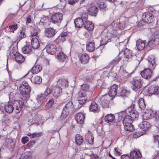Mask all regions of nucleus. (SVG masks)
Wrapping results in <instances>:
<instances>
[{
	"label": "nucleus",
	"mask_w": 159,
	"mask_h": 159,
	"mask_svg": "<svg viewBox=\"0 0 159 159\" xmlns=\"http://www.w3.org/2000/svg\"><path fill=\"white\" fill-rule=\"evenodd\" d=\"M98 11V9L97 7L93 6L89 8L88 13L89 15L96 17Z\"/></svg>",
	"instance_id": "b1692460"
},
{
	"label": "nucleus",
	"mask_w": 159,
	"mask_h": 159,
	"mask_svg": "<svg viewBox=\"0 0 159 159\" xmlns=\"http://www.w3.org/2000/svg\"><path fill=\"white\" fill-rule=\"evenodd\" d=\"M114 150L115 152V154L117 156H120L122 154V153L120 152V150L119 149H118L117 148H115Z\"/></svg>",
	"instance_id": "680f3d73"
},
{
	"label": "nucleus",
	"mask_w": 159,
	"mask_h": 159,
	"mask_svg": "<svg viewBox=\"0 0 159 159\" xmlns=\"http://www.w3.org/2000/svg\"><path fill=\"white\" fill-rule=\"evenodd\" d=\"M23 155L25 159H30L32 156V153L30 152H26Z\"/></svg>",
	"instance_id": "8fccbe9b"
},
{
	"label": "nucleus",
	"mask_w": 159,
	"mask_h": 159,
	"mask_svg": "<svg viewBox=\"0 0 159 159\" xmlns=\"http://www.w3.org/2000/svg\"><path fill=\"white\" fill-rule=\"evenodd\" d=\"M117 29L116 24L114 22L111 23V24L107 27L108 32L112 34L114 33V31L116 30Z\"/></svg>",
	"instance_id": "cd10ccee"
},
{
	"label": "nucleus",
	"mask_w": 159,
	"mask_h": 159,
	"mask_svg": "<svg viewBox=\"0 0 159 159\" xmlns=\"http://www.w3.org/2000/svg\"><path fill=\"white\" fill-rule=\"evenodd\" d=\"M14 57L15 58L17 62L20 63L23 62L25 60L24 57L19 53H17L16 55H15Z\"/></svg>",
	"instance_id": "58836bf2"
},
{
	"label": "nucleus",
	"mask_w": 159,
	"mask_h": 159,
	"mask_svg": "<svg viewBox=\"0 0 159 159\" xmlns=\"http://www.w3.org/2000/svg\"><path fill=\"white\" fill-rule=\"evenodd\" d=\"M17 52V47L16 46L13 47L11 50L10 54L12 57H14L15 55H16L17 53H18Z\"/></svg>",
	"instance_id": "a18cd8bd"
},
{
	"label": "nucleus",
	"mask_w": 159,
	"mask_h": 159,
	"mask_svg": "<svg viewBox=\"0 0 159 159\" xmlns=\"http://www.w3.org/2000/svg\"><path fill=\"white\" fill-rule=\"evenodd\" d=\"M75 144L77 145H82L84 143L83 137L79 134L76 135L75 137Z\"/></svg>",
	"instance_id": "c85d7f7f"
},
{
	"label": "nucleus",
	"mask_w": 159,
	"mask_h": 159,
	"mask_svg": "<svg viewBox=\"0 0 159 159\" xmlns=\"http://www.w3.org/2000/svg\"><path fill=\"white\" fill-rule=\"evenodd\" d=\"M40 116L38 114L36 115L34 117V120L38 121L39 120V117Z\"/></svg>",
	"instance_id": "774afa93"
},
{
	"label": "nucleus",
	"mask_w": 159,
	"mask_h": 159,
	"mask_svg": "<svg viewBox=\"0 0 159 159\" xmlns=\"http://www.w3.org/2000/svg\"><path fill=\"white\" fill-rule=\"evenodd\" d=\"M121 59V57L119 56H118L114 59L113 60L109 65V68H110V69H112L114 66L118 63Z\"/></svg>",
	"instance_id": "473e14b6"
},
{
	"label": "nucleus",
	"mask_w": 159,
	"mask_h": 159,
	"mask_svg": "<svg viewBox=\"0 0 159 159\" xmlns=\"http://www.w3.org/2000/svg\"><path fill=\"white\" fill-rule=\"evenodd\" d=\"M98 7L101 8H104L107 7V5L104 2H101L100 3H98Z\"/></svg>",
	"instance_id": "4d7b16f0"
},
{
	"label": "nucleus",
	"mask_w": 159,
	"mask_h": 159,
	"mask_svg": "<svg viewBox=\"0 0 159 159\" xmlns=\"http://www.w3.org/2000/svg\"><path fill=\"white\" fill-rule=\"evenodd\" d=\"M68 115V114L63 113V112L62 111L61 114L59 117V119L61 120H64L66 117Z\"/></svg>",
	"instance_id": "864d4df0"
},
{
	"label": "nucleus",
	"mask_w": 159,
	"mask_h": 159,
	"mask_svg": "<svg viewBox=\"0 0 159 159\" xmlns=\"http://www.w3.org/2000/svg\"><path fill=\"white\" fill-rule=\"evenodd\" d=\"M31 21V16H27L26 18V24H27L28 23H30Z\"/></svg>",
	"instance_id": "338daca9"
},
{
	"label": "nucleus",
	"mask_w": 159,
	"mask_h": 159,
	"mask_svg": "<svg viewBox=\"0 0 159 159\" xmlns=\"http://www.w3.org/2000/svg\"><path fill=\"white\" fill-rule=\"evenodd\" d=\"M141 157L142 155L139 151L133 150L130 153V157L131 159H139Z\"/></svg>",
	"instance_id": "393cba45"
},
{
	"label": "nucleus",
	"mask_w": 159,
	"mask_h": 159,
	"mask_svg": "<svg viewBox=\"0 0 159 159\" xmlns=\"http://www.w3.org/2000/svg\"><path fill=\"white\" fill-rule=\"evenodd\" d=\"M110 41L111 39H108L107 36L106 37L102 39L101 42V45H105Z\"/></svg>",
	"instance_id": "49530a36"
},
{
	"label": "nucleus",
	"mask_w": 159,
	"mask_h": 159,
	"mask_svg": "<svg viewBox=\"0 0 159 159\" xmlns=\"http://www.w3.org/2000/svg\"><path fill=\"white\" fill-rule=\"evenodd\" d=\"M148 68L145 69L140 73L142 77L145 79H148L151 78L152 75V70L156 66L155 58L154 56H150L148 58Z\"/></svg>",
	"instance_id": "f03ea898"
},
{
	"label": "nucleus",
	"mask_w": 159,
	"mask_h": 159,
	"mask_svg": "<svg viewBox=\"0 0 159 159\" xmlns=\"http://www.w3.org/2000/svg\"><path fill=\"white\" fill-rule=\"evenodd\" d=\"M117 85L116 84H114L110 87L109 91V95L111 97H115L117 94Z\"/></svg>",
	"instance_id": "aec40b11"
},
{
	"label": "nucleus",
	"mask_w": 159,
	"mask_h": 159,
	"mask_svg": "<svg viewBox=\"0 0 159 159\" xmlns=\"http://www.w3.org/2000/svg\"><path fill=\"white\" fill-rule=\"evenodd\" d=\"M42 70V67L39 65L34 66L31 69V71L33 74H37Z\"/></svg>",
	"instance_id": "c9c22d12"
},
{
	"label": "nucleus",
	"mask_w": 159,
	"mask_h": 159,
	"mask_svg": "<svg viewBox=\"0 0 159 159\" xmlns=\"http://www.w3.org/2000/svg\"><path fill=\"white\" fill-rule=\"evenodd\" d=\"M57 57L60 61H64L66 59L67 56L63 52H60L57 56Z\"/></svg>",
	"instance_id": "ea45409f"
},
{
	"label": "nucleus",
	"mask_w": 159,
	"mask_h": 159,
	"mask_svg": "<svg viewBox=\"0 0 159 159\" xmlns=\"http://www.w3.org/2000/svg\"><path fill=\"white\" fill-rule=\"evenodd\" d=\"M46 98L44 97L43 93L38 95L35 102L31 101V106L36 108L38 107L41 105V102L43 101Z\"/></svg>",
	"instance_id": "9d476101"
},
{
	"label": "nucleus",
	"mask_w": 159,
	"mask_h": 159,
	"mask_svg": "<svg viewBox=\"0 0 159 159\" xmlns=\"http://www.w3.org/2000/svg\"><path fill=\"white\" fill-rule=\"evenodd\" d=\"M24 86L28 88H30V86L29 84L26 81L23 82V84L20 85V87H22V86Z\"/></svg>",
	"instance_id": "0e129e2a"
},
{
	"label": "nucleus",
	"mask_w": 159,
	"mask_h": 159,
	"mask_svg": "<svg viewBox=\"0 0 159 159\" xmlns=\"http://www.w3.org/2000/svg\"><path fill=\"white\" fill-rule=\"evenodd\" d=\"M94 44L93 42H89L86 45V49L89 52L93 51L95 49Z\"/></svg>",
	"instance_id": "4c0bfd02"
},
{
	"label": "nucleus",
	"mask_w": 159,
	"mask_h": 159,
	"mask_svg": "<svg viewBox=\"0 0 159 159\" xmlns=\"http://www.w3.org/2000/svg\"><path fill=\"white\" fill-rule=\"evenodd\" d=\"M145 41L141 39H138L136 41V46L139 50H142L144 48L145 46Z\"/></svg>",
	"instance_id": "c756f323"
},
{
	"label": "nucleus",
	"mask_w": 159,
	"mask_h": 159,
	"mask_svg": "<svg viewBox=\"0 0 159 159\" xmlns=\"http://www.w3.org/2000/svg\"><path fill=\"white\" fill-rule=\"evenodd\" d=\"M46 48L47 52L50 54H54L57 51L56 46L53 43L47 45Z\"/></svg>",
	"instance_id": "f3484780"
},
{
	"label": "nucleus",
	"mask_w": 159,
	"mask_h": 159,
	"mask_svg": "<svg viewBox=\"0 0 159 159\" xmlns=\"http://www.w3.org/2000/svg\"><path fill=\"white\" fill-rule=\"evenodd\" d=\"M24 105L23 101L17 100L6 103L5 105L4 109L8 113H12L15 109L16 113L17 114L20 112L21 107Z\"/></svg>",
	"instance_id": "f257e3e1"
},
{
	"label": "nucleus",
	"mask_w": 159,
	"mask_h": 159,
	"mask_svg": "<svg viewBox=\"0 0 159 159\" xmlns=\"http://www.w3.org/2000/svg\"><path fill=\"white\" fill-rule=\"evenodd\" d=\"M63 15L60 13H56L52 15L51 18V22L55 24H60L63 19Z\"/></svg>",
	"instance_id": "0eeeda50"
},
{
	"label": "nucleus",
	"mask_w": 159,
	"mask_h": 159,
	"mask_svg": "<svg viewBox=\"0 0 159 159\" xmlns=\"http://www.w3.org/2000/svg\"><path fill=\"white\" fill-rule=\"evenodd\" d=\"M82 18H84L83 16H81V18H78L75 20L74 22L76 27L80 28L84 25V22L86 18L85 17L84 20L82 19Z\"/></svg>",
	"instance_id": "dca6fc26"
},
{
	"label": "nucleus",
	"mask_w": 159,
	"mask_h": 159,
	"mask_svg": "<svg viewBox=\"0 0 159 159\" xmlns=\"http://www.w3.org/2000/svg\"><path fill=\"white\" fill-rule=\"evenodd\" d=\"M84 26V28L88 31H91L94 28L93 24L88 20H85Z\"/></svg>",
	"instance_id": "bb28decb"
},
{
	"label": "nucleus",
	"mask_w": 159,
	"mask_h": 159,
	"mask_svg": "<svg viewBox=\"0 0 159 159\" xmlns=\"http://www.w3.org/2000/svg\"><path fill=\"white\" fill-rule=\"evenodd\" d=\"M128 93V92L126 89H124L122 90L119 93L120 96L121 97H125L126 96Z\"/></svg>",
	"instance_id": "603ef678"
},
{
	"label": "nucleus",
	"mask_w": 159,
	"mask_h": 159,
	"mask_svg": "<svg viewBox=\"0 0 159 159\" xmlns=\"http://www.w3.org/2000/svg\"><path fill=\"white\" fill-rule=\"evenodd\" d=\"M25 29L22 28L20 31L19 37L21 39H23L26 37V35L25 34Z\"/></svg>",
	"instance_id": "de8ad7c7"
},
{
	"label": "nucleus",
	"mask_w": 159,
	"mask_h": 159,
	"mask_svg": "<svg viewBox=\"0 0 159 159\" xmlns=\"http://www.w3.org/2000/svg\"><path fill=\"white\" fill-rule=\"evenodd\" d=\"M31 81L35 84H39L42 81V78L39 76H35L32 77Z\"/></svg>",
	"instance_id": "a19ab883"
},
{
	"label": "nucleus",
	"mask_w": 159,
	"mask_h": 159,
	"mask_svg": "<svg viewBox=\"0 0 159 159\" xmlns=\"http://www.w3.org/2000/svg\"><path fill=\"white\" fill-rule=\"evenodd\" d=\"M153 14L149 12L144 13L142 16L143 21L147 23H150L153 21L154 16Z\"/></svg>",
	"instance_id": "f8f14e48"
},
{
	"label": "nucleus",
	"mask_w": 159,
	"mask_h": 159,
	"mask_svg": "<svg viewBox=\"0 0 159 159\" xmlns=\"http://www.w3.org/2000/svg\"><path fill=\"white\" fill-rule=\"evenodd\" d=\"M138 103L139 107L141 109L144 110L145 109L146 105L144 102V100L143 98H141L138 101Z\"/></svg>",
	"instance_id": "79ce46f5"
},
{
	"label": "nucleus",
	"mask_w": 159,
	"mask_h": 159,
	"mask_svg": "<svg viewBox=\"0 0 159 159\" xmlns=\"http://www.w3.org/2000/svg\"><path fill=\"white\" fill-rule=\"evenodd\" d=\"M79 0H68V3L70 5H73L78 2Z\"/></svg>",
	"instance_id": "e2e57ef3"
},
{
	"label": "nucleus",
	"mask_w": 159,
	"mask_h": 159,
	"mask_svg": "<svg viewBox=\"0 0 159 159\" xmlns=\"http://www.w3.org/2000/svg\"><path fill=\"white\" fill-rule=\"evenodd\" d=\"M57 32L56 30L53 28H47L45 29L44 35L46 37L50 39L54 37Z\"/></svg>",
	"instance_id": "9b49d317"
},
{
	"label": "nucleus",
	"mask_w": 159,
	"mask_h": 159,
	"mask_svg": "<svg viewBox=\"0 0 159 159\" xmlns=\"http://www.w3.org/2000/svg\"><path fill=\"white\" fill-rule=\"evenodd\" d=\"M62 89L58 86H56L52 90V94L56 98H58L61 94Z\"/></svg>",
	"instance_id": "a211bd4d"
},
{
	"label": "nucleus",
	"mask_w": 159,
	"mask_h": 159,
	"mask_svg": "<svg viewBox=\"0 0 159 159\" xmlns=\"http://www.w3.org/2000/svg\"><path fill=\"white\" fill-rule=\"evenodd\" d=\"M31 35L32 36H36L37 37L38 34V33L37 30H34L31 32Z\"/></svg>",
	"instance_id": "bf43d9fd"
},
{
	"label": "nucleus",
	"mask_w": 159,
	"mask_h": 159,
	"mask_svg": "<svg viewBox=\"0 0 159 159\" xmlns=\"http://www.w3.org/2000/svg\"><path fill=\"white\" fill-rule=\"evenodd\" d=\"M52 93V89L49 88H47L44 92L43 93L44 97H46Z\"/></svg>",
	"instance_id": "09e8293b"
},
{
	"label": "nucleus",
	"mask_w": 159,
	"mask_h": 159,
	"mask_svg": "<svg viewBox=\"0 0 159 159\" xmlns=\"http://www.w3.org/2000/svg\"><path fill=\"white\" fill-rule=\"evenodd\" d=\"M115 119L114 115L110 114L106 115L104 118L105 121L107 123L112 122Z\"/></svg>",
	"instance_id": "72a5a7b5"
},
{
	"label": "nucleus",
	"mask_w": 159,
	"mask_h": 159,
	"mask_svg": "<svg viewBox=\"0 0 159 159\" xmlns=\"http://www.w3.org/2000/svg\"><path fill=\"white\" fill-rule=\"evenodd\" d=\"M49 20L48 18L46 16H43L40 20V22L43 23L46 22Z\"/></svg>",
	"instance_id": "6e6d98bb"
},
{
	"label": "nucleus",
	"mask_w": 159,
	"mask_h": 159,
	"mask_svg": "<svg viewBox=\"0 0 159 159\" xmlns=\"http://www.w3.org/2000/svg\"><path fill=\"white\" fill-rule=\"evenodd\" d=\"M136 58V60L139 61H140L141 62V61L143 59L142 58V57L141 56H139V55L136 56V55H133L132 57V58Z\"/></svg>",
	"instance_id": "052dcab7"
},
{
	"label": "nucleus",
	"mask_w": 159,
	"mask_h": 159,
	"mask_svg": "<svg viewBox=\"0 0 159 159\" xmlns=\"http://www.w3.org/2000/svg\"><path fill=\"white\" fill-rule=\"evenodd\" d=\"M124 53L126 58L129 59L131 57L132 58L133 56L132 54V51L126 48L125 49L124 51Z\"/></svg>",
	"instance_id": "37998d69"
},
{
	"label": "nucleus",
	"mask_w": 159,
	"mask_h": 159,
	"mask_svg": "<svg viewBox=\"0 0 159 159\" xmlns=\"http://www.w3.org/2000/svg\"><path fill=\"white\" fill-rule=\"evenodd\" d=\"M14 145L15 143L13 140L10 138L7 139L3 144V146L8 149L13 148Z\"/></svg>",
	"instance_id": "a878e982"
},
{
	"label": "nucleus",
	"mask_w": 159,
	"mask_h": 159,
	"mask_svg": "<svg viewBox=\"0 0 159 159\" xmlns=\"http://www.w3.org/2000/svg\"><path fill=\"white\" fill-rule=\"evenodd\" d=\"M80 60L83 64L87 63L89 60L90 57L89 55L86 53L79 55Z\"/></svg>",
	"instance_id": "5701e85b"
},
{
	"label": "nucleus",
	"mask_w": 159,
	"mask_h": 159,
	"mask_svg": "<svg viewBox=\"0 0 159 159\" xmlns=\"http://www.w3.org/2000/svg\"><path fill=\"white\" fill-rule=\"evenodd\" d=\"M54 103V101L53 98H52L49 100L47 103L45 105V108L48 109L51 108L53 105Z\"/></svg>",
	"instance_id": "c03bdc74"
},
{
	"label": "nucleus",
	"mask_w": 159,
	"mask_h": 159,
	"mask_svg": "<svg viewBox=\"0 0 159 159\" xmlns=\"http://www.w3.org/2000/svg\"><path fill=\"white\" fill-rule=\"evenodd\" d=\"M155 36L148 42V45L150 48H153L159 42V35H156Z\"/></svg>",
	"instance_id": "2eb2a0df"
},
{
	"label": "nucleus",
	"mask_w": 159,
	"mask_h": 159,
	"mask_svg": "<svg viewBox=\"0 0 159 159\" xmlns=\"http://www.w3.org/2000/svg\"><path fill=\"white\" fill-rule=\"evenodd\" d=\"M42 135V133L39 132V133L34 132L33 133L32 138L38 137Z\"/></svg>",
	"instance_id": "13d9d810"
},
{
	"label": "nucleus",
	"mask_w": 159,
	"mask_h": 159,
	"mask_svg": "<svg viewBox=\"0 0 159 159\" xmlns=\"http://www.w3.org/2000/svg\"><path fill=\"white\" fill-rule=\"evenodd\" d=\"M24 86L20 87V91L21 95V98L23 101H27L30 97L31 88Z\"/></svg>",
	"instance_id": "423d86ee"
},
{
	"label": "nucleus",
	"mask_w": 159,
	"mask_h": 159,
	"mask_svg": "<svg viewBox=\"0 0 159 159\" xmlns=\"http://www.w3.org/2000/svg\"><path fill=\"white\" fill-rule=\"evenodd\" d=\"M154 143L156 145H158L159 147V136L156 135L154 137Z\"/></svg>",
	"instance_id": "5fc2aeb1"
},
{
	"label": "nucleus",
	"mask_w": 159,
	"mask_h": 159,
	"mask_svg": "<svg viewBox=\"0 0 159 159\" xmlns=\"http://www.w3.org/2000/svg\"><path fill=\"white\" fill-rule=\"evenodd\" d=\"M81 89L83 91H80L78 93V102L80 104V107H81L85 104L87 100V94L85 91H88L89 87L88 84H83L81 85Z\"/></svg>",
	"instance_id": "20e7f679"
},
{
	"label": "nucleus",
	"mask_w": 159,
	"mask_h": 159,
	"mask_svg": "<svg viewBox=\"0 0 159 159\" xmlns=\"http://www.w3.org/2000/svg\"><path fill=\"white\" fill-rule=\"evenodd\" d=\"M158 86L155 85L150 86L148 89V92L149 94L157 95L159 92Z\"/></svg>",
	"instance_id": "412c9836"
},
{
	"label": "nucleus",
	"mask_w": 159,
	"mask_h": 159,
	"mask_svg": "<svg viewBox=\"0 0 159 159\" xmlns=\"http://www.w3.org/2000/svg\"><path fill=\"white\" fill-rule=\"evenodd\" d=\"M131 107H128L126 110L122 111L119 114L120 116L123 117L125 120H128L130 121H133L137 120L139 115L137 112L132 110Z\"/></svg>",
	"instance_id": "7ed1b4c3"
},
{
	"label": "nucleus",
	"mask_w": 159,
	"mask_h": 159,
	"mask_svg": "<svg viewBox=\"0 0 159 159\" xmlns=\"http://www.w3.org/2000/svg\"><path fill=\"white\" fill-rule=\"evenodd\" d=\"M99 109L98 105L95 102H92L89 107L90 111L93 112H96Z\"/></svg>",
	"instance_id": "2f4dec72"
},
{
	"label": "nucleus",
	"mask_w": 159,
	"mask_h": 159,
	"mask_svg": "<svg viewBox=\"0 0 159 159\" xmlns=\"http://www.w3.org/2000/svg\"><path fill=\"white\" fill-rule=\"evenodd\" d=\"M32 49L31 47L29 45L26 44L25 47L22 49V52L24 54H27L31 52Z\"/></svg>",
	"instance_id": "e433bc0d"
},
{
	"label": "nucleus",
	"mask_w": 159,
	"mask_h": 159,
	"mask_svg": "<svg viewBox=\"0 0 159 159\" xmlns=\"http://www.w3.org/2000/svg\"><path fill=\"white\" fill-rule=\"evenodd\" d=\"M121 159H131L128 155H123L121 156Z\"/></svg>",
	"instance_id": "69168bd1"
},
{
	"label": "nucleus",
	"mask_w": 159,
	"mask_h": 159,
	"mask_svg": "<svg viewBox=\"0 0 159 159\" xmlns=\"http://www.w3.org/2000/svg\"><path fill=\"white\" fill-rule=\"evenodd\" d=\"M74 109V106L73 102H69L65 104L62 111L66 114L70 115L72 113Z\"/></svg>",
	"instance_id": "1a4fd4ad"
},
{
	"label": "nucleus",
	"mask_w": 159,
	"mask_h": 159,
	"mask_svg": "<svg viewBox=\"0 0 159 159\" xmlns=\"http://www.w3.org/2000/svg\"><path fill=\"white\" fill-rule=\"evenodd\" d=\"M31 45L34 49H37L39 47V43L38 39L36 38H33L31 39Z\"/></svg>",
	"instance_id": "7c9ffc66"
},
{
	"label": "nucleus",
	"mask_w": 159,
	"mask_h": 159,
	"mask_svg": "<svg viewBox=\"0 0 159 159\" xmlns=\"http://www.w3.org/2000/svg\"><path fill=\"white\" fill-rule=\"evenodd\" d=\"M151 127V125L147 121H143L139 125V130L137 132L135 133L133 136L134 138H138L144 134L145 131L148 130Z\"/></svg>",
	"instance_id": "39448f33"
},
{
	"label": "nucleus",
	"mask_w": 159,
	"mask_h": 159,
	"mask_svg": "<svg viewBox=\"0 0 159 159\" xmlns=\"http://www.w3.org/2000/svg\"><path fill=\"white\" fill-rule=\"evenodd\" d=\"M128 19L125 17H120L119 20H117L116 21V25L117 28H119L121 30H123L126 26Z\"/></svg>",
	"instance_id": "6e6552de"
},
{
	"label": "nucleus",
	"mask_w": 159,
	"mask_h": 159,
	"mask_svg": "<svg viewBox=\"0 0 159 159\" xmlns=\"http://www.w3.org/2000/svg\"><path fill=\"white\" fill-rule=\"evenodd\" d=\"M109 98L107 95H105L102 97L101 99V104L103 108L109 107Z\"/></svg>",
	"instance_id": "6ab92c4d"
},
{
	"label": "nucleus",
	"mask_w": 159,
	"mask_h": 159,
	"mask_svg": "<svg viewBox=\"0 0 159 159\" xmlns=\"http://www.w3.org/2000/svg\"><path fill=\"white\" fill-rule=\"evenodd\" d=\"M85 139L90 144H92L93 143L94 137L92 136L91 134L89 133L86 134Z\"/></svg>",
	"instance_id": "f704fd0d"
},
{
	"label": "nucleus",
	"mask_w": 159,
	"mask_h": 159,
	"mask_svg": "<svg viewBox=\"0 0 159 159\" xmlns=\"http://www.w3.org/2000/svg\"><path fill=\"white\" fill-rule=\"evenodd\" d=\"M85 114L82 112L78 113L75 116V120L77 123L82 124L84 122Z\"/></svg>",
	"instance_id": "4be33fe9"
},
{
	"label": "nucleus",
	"mask_w": 159,
	"mask_h": 159,
	"mask_svg": "<svg viewBox=\"0 0 159 159\" xmlns=\"http://www.w3.org/2000/svg\"><path fill=\"white\" fill-rule=\"evenodd\" d=\"M18 28V25L16 24L10 25L9 27V29L10 31L14 32V31L16 30Z\"/></svg>",
	"instance_id": "3c124183"
},
{
	"label": "nucleus",
	"mask_w": 159,
	"mask_h": 159,
	"mask_svg": "<svg viewBox=\"0 0 159 159\" xmlns=\"http://www.w3.org/2000/svg\"><path fill=\"white\" fill-rule=\"evenodd\" d=\"M131 83L133 86L132 89L134 91L136 90V89L140 88L142 86L141 80L138 78H133L131 81Z\"/></svg>",
	"instance_id": "ddd939ff"
},
{
	"label": "nucleus",
	"mask_w": 159,
	"mask_h": 159,
	"mask_svg": "<svg viewBox=\"0 0 159 159\" xmlns=\"http://www.w3.org/2000/svg\"><path fill=\"white\" fill-rule=\"evenodd\" d=\"M128 121H129L128 120H125L124 118L122 122L124 126V129L126 131H133L134 130V126L131 123L127 122Z\"/></svg>",
	"instance_id": "4468645a"
}]
</instances>
